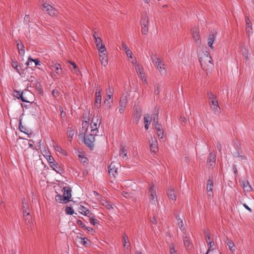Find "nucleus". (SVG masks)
Returning a JSON list of instances; mask_svg holds the SVG:
<instances>
[{
	"mask_svg": "<svg viewBox=\"0 0 254 254\" xmlns=\"http://www.w3.org/2000/svg\"><path fill=\"white\" fill-rule=\"evenodd\" d=\"M63 190V199L64 201H65L64 202L66 203L69 200L71 197V190L69 187H64V188Z\"/></svg>",
	"mask_w": 254,
	"mask_h": 254,
	"instance_id": "14",
	"label": "nucleus"
},
{
	"mask_svg": "<svg viewBox=\"0 0 254 254\" xmlns=\"http://www.w3.org/2000/svg\"><path fill=\"white\" fill-rule=\"evenodd\" d=\"M34 63V65H40V62L38 59H33L31 57H29L28 61L26 63V64L28 66H32V64Z\"/></svg>",
	"mask_w": 254,
	"mask_h": 254,
	"instance_id": "24",
	"label": "nucleus"
},
{
	"mask_svg": "<svg viewBox=\"0 0 254 254\" xmlns=\"http://www.w3.org/2000/svg\"><path fill=\"white\" fill-rule=\"evenodd\" d=\"M113 103V100L109 99H106L104 101V104L106 107L111 108V104Z\"/></svg>",
	"mask_w": 254,
	"mask_h": 254,
	"instance_id": "43",
	"label": "nucleus"
},
{
	"mask_svg": "<svg viewBox=\"0 0 254 254\" xmlns=\"http://www.w3.org/2000/svg\"><path fill=\"white\" fill-rule=\"evenodd\" d=\"M109 174L111 177L116 178L118 174V170L115 167V164L112 163L109 167Z\"/></svg>",
	"mask_w": 254,
	"mask_h": 254,
	"instance_id": "18",
	"label": "nucleus"
},
{
	"mask_svg": "<svg viewBox=\"0 0 254 254\" xmlns=\"http://www.w3.org/2000/svg\"><path fill=\"white\" fill-rule=\"evenodd\" d=\"M167 195L168 197L173 200L175 201L176 200V195L175 191L174 189H170L168 190V191L167 192Z\"/></svg>",
	"mask_w": 254,
	"mask_h": 254,
	"instance_id": "26",
	"label": "nucleus"
},
{
	"mask_svg": "<svg viewBox=\"0 0 254 254\" xmlns=\"http://www.w3.org/2000/svg\"><path fill=\"white\" fill-rule=\"evenodd\" d=\"M120 154L123 155L122 157L124 159L127 157V151L124 148L121 149Z\"/></svg>",
	"mask_w": 254,
	"mask_h": 254,
	"instance_id": "44",
	"label": "nucleus"
},
{
	"mask_svg": "<svg viewBox=\"0 0 254 254\" xmlns=\"http://www.w3.org/2000/svg\"><path fill=\"white\" fill-rule=\"evenodd\" d=\"M205 237H206V238L207 239V241H208V240L209 241L211 239H210V235L209 234H206L205 235Z\"/></svg>",
	"mask_w": 254,
	"mask_h": 254,
	"instance_id": "64",
	"label": "nucleus"
},
{
	"mask_svg": "<svg viewBox=\"0 0 254 254\" xmlns=\"http://www.w3.org/2000/svg\"><path fill=\"white\" fill-rule=\"evenodd\" d=\"M154 122L155 123L154 128L156 130L157 134L159 138L162 139L164 136V131L162 127V126L158 124V121H156L155 118L154 119Z\"/></svg>",
	"mask_w": 254,
	"mask_h": 254,
	"instance_id": "10",
	"label": "nucleus"
},
{
	"mask_svg": "<svg viewBox=\"0 0 254 254\" xmlns=\"http://www.w3.org/2000/svg\"><path fill=\"white\" fill-rule=\"evenodd\" d=\"M242 185L243 186V189L246 191H250L252 190V188L250 185L248 181H242L241 182Z\"/></svg>",
	"mask_w": 254,
	"mask_h": 254,
	"instance_id": "28",
	"label": "nucleus"
},
{
	"mask_svg": "<svg viewBox=\"0 0 254 254\" xmlns=\"http://www.w3.org/2000/svg\"><path fill=\"white\" fill-rule=\"evenodd\" d=\"M88 123L87 121H84L82 123V127L80 130L79 136L84 141L85 138H87L90 135L88 131Z\"/></svg>",
	"mask_w": 254,
	"mask_h": 254,
	"instance_id": "6",
	"label": "nucleus"
},
{
	"mask_svg": "<svg viewBox=\"0 0 254 254\" xmlns=\"http://www.w3.org/2000/svg\"><path fill=\"white\" fill-rule=\"evenodd\" d=\"M93 36L95 40V42L97 47H99V46L103 45L102 42V40L99 37H96L95 34H93Z\"/></svg>",
	"mask_w": 254,
	"mask_h": 254,
	"instance_id": "33",
	"label": "nucleus"
},
{
	"mask_svg": "<svg viewBox=\"0 0 254 254\" xmlns=\"http://www.w3.org/2000/svg\"><path fill=\"white\" fill-rule=\"evenodd\" d=\"M215 164V155L213 152L209 153V158L207 160V165L209 168H213Z\"/></svg>",
	"mask_w": 254,
	"mask_h": 254,
	"instance_id": "19",
	"label": "nucleus"
},
{
	"mask_svg": "<svg viewBox=\"0 0 254 254\" xmlns=\"http://www.w3.org/2000/svg\"><path fill=\"white\" fill-rule=\"evenodd\" d=\"M56 201L59 203H65L63 199V197L61 194H57L55 196Z\"/></svg>",
	"mask_w": 254,
	"mask_h": 254,
	"instance_id": "37",
	"label": "nucleus"
},
{
	"mask_svg": "<svg viewBox=\"0 0 254 254\" xmlns=\"http://www.w3.org/2000/svg\"><path fill=\"white\" fill-rule=\"evenodd\" d=\"M213 183L211 180L209 179L207 182L206 190L207 192V196L208 197H211L213 196Z\"/></svg>",
	"mask_w": 254,
	"mask_h": 254,
	"instance_id": "16",
	"label": "nucleus"
},
{
	"mask_svg": "<svg viewBox=\"0 0 254 254\" xmlns=\"http://www.w3.org/2000/svg\"><path fill=\"white\" fill-rule=\"evenodd\" d=\"M79 158L80 159V161L83 163H86L87 159L85 157H82L81 155H79Z\"/></svg>",
	"mask_w": 254,
	"mask_h": 254,
	"instance_id": "53",
	"label": "nucleus"
},
{
	"mask_svg": "<svg viewBox=\"0 0 254 254\" xmlns=\"http://www.w3.org/2000/svg\"><path fill=\"white\" fill-rule=\"evenodd\" d=\"M101 123L100 118L98 116H94L91 123V130L89 136L87 138L84 139L85 144L90 148L92 149L94 147V142L95 141V136L98 132V127Z\"/></svg>",
	"mask_w": 254,
	"mask_h": 254,
	"instance_id": "1",
	"label": "nucleus"
},
{
	"mask_svg": "<svg viewBox=\"0 0 254 254\" xmlns=\"http://www.w3.org/2000/svg\"><path fill=\"white\" fill-rule=\"evenodd\" d=\"M77 223L78 225L81 226L83 228H85V225L83 224V223L81 220H77Z\"/></svg>",
	"mask_w": 254,
	"mask_h": 254,
	"instance_id": "54",
	"label": "nucleus"
},
{
	"mask_svg": "<svg viewBox=\"0 0 254 254\" xmlns=\"http://www.w3.org/2000/svg\"><path fill=\"white\" fill-rule=\"evenodd\" d=\"M53 95L54 96H55V97H56L57 96H58V92L57 90H54L53 91Z\"/></svg>",
	"mask_w": 254,
	"mask_h": 254,
	"instance_id": "62",
	"label": "nucleus"
},
{
	"mask_svg": "<svg viewBox=\"0 0 254 254\" xmlns=\"http://www.w3.org/2000/svg\"><path fill=\"white\" fill-rule=\"evenodd\" d=\"M25 207L26 206L25 205H23V216L24 217H26V216L29 215V212L27 211V209H24Z\"/></svg>",
	"mask_w": 254,
	"mask_h": 254,
	"instance_id": "50",
	"label": "nucleus"
},
{
	"mask_svg": "<svg viewBox=\"0 0 254 254\" xmlns=\"http://www.w3.org/2000/svg\"><path fill=\"white\" fill-rule=\"evenodd\" d=\"M144 127L148 129L150 124V118L148 115H146L144 117Z\"/></svg>",
	"mask_w": 254,
	"mask_h": 254,
	"instance_id": "29",
	"label": "nucleus"
},
{
	"mask_svg": "<svg viewBox=\"0 0 254 254\" xmlns=\"http://www.w3.org/2000/svg\"><path fill=\"white\" fill-rule=\"evenodd\" d=\"M46 159L47 160V161L49 162V163L50 164H52V163H53V161H54V158L51 155L48 156L47 158H46Z\"/></svg>",
	"mask_w": 254,
	"mask_h": 254,
	"instance_id": "52",
	"label": "nucleus"
},
{
	"mask_svg": "<svg viewBox=\"0 0 254 254\" xmlns=\"http://www.w3.org/2000/svg\"><path fill=\"white\" fill-rule=\"evenodd\" d=\"M127 239H128V238L127 236H125L124 237V247H125L126 248H128V246H127Z\"/></svg>",
	"mask_w": 254,
	"mask_h": 254,
	"instance_id": "49",
	"label": "nucleus"
},
{
	"mask_svg": "<svg viewBox=\"0 0 254 254\" xmlns=\"http://www.w3.org/2000/svg\"><path fill=\"white\" fill-rule=\"evenodd\" d=\"M152 62L161 75L165 74L166 73V66L163 60L158 57L154 56L152 57Z\"/></svg>",
	"mask_w": 254,
	"mask_h": 254,
	"instance_id": "3",
	"label": "nucleus"
},
{
	"mask_svg": "<svg viewBox=\"0 0 254 254\" xmlns=\"http://www.w3.org/2000/svg\"><path fill=\"white\" fill-rule=\"evenodd\" d=\"M17 47L19 51V54L21 56H23L25 54L24 46L22 43H17Z\"/></svg>",
	"mask_w": 254,
	"mask_h": 254,
	"instance_id": "31",
	"label": "nucleus"
},
{
	"mask_svg": "<svg viewBox=\"0 0 254 254\" xmlns=\"http://www.w3.org/2000/svg\"><path fill=\"white\" fill-rule=\"evenodd\" d=\"M96 99L94 106L99 108L100 107V104L101 102V90L98 88L96 91Z\"/></svg>",
	"mask_w": 254,
	"mask_h": 254,
	"instance_id": "15",
	"label": "nucleus"
},
{
	"mask_svg": "<svg viewBox=\"0 0 254 254\" xmlns=\"http://www.w3.org/2000/svg\"><path fill=\"white\" fill-rule=\"evenodd\" d=\"M122 46L123 49L125 51V52L130 50L124 42L122 43Z\"/></svg>",
	"mask_w": 254,
	"mask_h": 254,
	"instance_id": "48",
	"label": "nucleus"
},
{
	"mask_svg": "<svg viewBox=\"0 0 254 254\" xmlns=\"http://www.w3.org/2000/svg\"><path fill=\"white\" fill-rule=\"evenodd\" d=\"M113 93V89L110 88V87L107 90V94H112Z\"/></svg>",
	"mask_w": 254,
	"mask_h": 254,
	"instance_id": "56",
	"label": "nucleus"
},
{
	"mask_svg": "<svg viewBox=\"0 0 254 254\" xmlns=\"http://www.w3.org/2000/svg\"><path fill=\"white\" fill-rule=\"evenodd\" d=\"M126 54L127 55V56L128 58V60L130 62V61H132L133 60H136L135 58H134L133 54L132 52L130 51V50L126 52Z\"/></svg>",
	"mask_w": 254,
	"mask_h": 254,
	"instance_id": "36",
	"label": "nucleus"
},
{
	"mask_svg": "<svg viewBox=\"0 0 254 254\" xmlns=\"http://www.w3.org/2000/svg\"><path fill=\"white\" fill-rule=\"evenodd\" d=\"M74 131L73 130H70L67 131V135L69 138L71 139L74 135Z\"/></svg>",
	"mask_w": 254,
	"mask_h": 254,
	"instance_id": "46",
	"label": "nucleus"
},
{
	"mask_svg": "<svg viewBox=\"0 0 254 254\" xmlns=\"http://www.w3.org/2000/svg\"><path fill=\"white\" fill-rule=\"evenodd\" d=\"M42 151V153L43 155V156L46 158H47L48 156H50V153L49 152V151H48L47 150H46L45 148L42 149L41 150Z\"/></svg>",
	"mask_w": 254,
	"mask_h": 254,
	"instance_id": "45",
	"label": "nucleus"
},
{
	"mask_svg": "<svg viewBox=\"0 0 254 254\" xmlns=\"http://www.w3.org/2000/svg\"><path fill=\"white\" fill-rule=\"evenodd\" d=\"M216 36L214 33H211L209 35L207 38V45L211 49H213L214 47L213 44L215 41Z\"/></svg>",
	"mask_w": 254,
	"mask_h": 254,
	"instance_id": "20",
	"label": "nucleus"
},
{
	"mask_svg": "<svg viewBox=\"0 0 254 254\" xmlns=\"http://www.w3.org/2000/svg\"><path fill=\"white\" fill-rule=\"evenodd\" d=\"M99 56L101 64L105 66L108 63L107 55H99Z\"/></svg>",
	"mask_w": 254,
	"mask_h": 254,
	"instance_id": "30",
	"label": "nucleus"
},
{
	"mask_svg": "<svg viewBox=\"0 0 254 254\" xmlns=\"http://www.w3.org/2000/svg\"><path fill=\"white\" fill-rule=\"evenodd\" d=\"M148 21L144 22L142 24V33L143 34L146 35L148 33V28L147 27Z\"/></svg>",
	"mask_w": 254,
	"mask_h": 254,
	"instance_id": "34",
	"label": "nucleus"
},
{
	"mask_svg": "<svg viewBox=\"0 0 254 254\" xmlns=\"http://www.w3.org/2000/svg\"><path fill=\"white\" fill-rule=\"evenodd\" d=\"M90 222L93 225H96L99 223V221L97 219L94 218L93 217H90Z\"/></svg>",
	"mask_w": 254,
	"mask_h": 254,
	"instance_id": "41",
	"label": "nucleus"
},
{
	"mask_svg": "<svg viewBox=\"0 0 254 254\" xmlns=\"http://www.w3.org/2000/svg\"><path fill=\"white\" fill-rule=\"evenodd\" d=\"M250 46L249 45H243L242 46V52L243 53V55L245 58L247 60H249L250 59Z\"/></svg>",
	"mask_w": 254,
	"mask_h": 254,
	"instance_id": "17",
	"label": "nucleus"
},
{
	"mask_svg": "<svg viewBox=\"0 0 254 254\" xmlns=\"http://www.w3.org/2000/svg\"><path fill=\"white\" fill-rule=\"evenodd\" d=\"M227 245L228 246L229 249L230 251V252H231V253L232 254H234L236 251V247L235 246L233 242L232 241L228 239L227 242Z\"/></svg>",
	"mask_w": 254,
	"mask_h": 254,
	"instance_id": "27",
	"label": "nucleus"
},
{
	"mask_svg": "<svg viewBox=\"0 0 254 254\" xmlns=\"http://www.w3.org/2000/svg\"><path fill=\"white\" fill-rule=\"evenodd\" d=\"M81 243L84 245H87L88 244V243H87V240L85 238H83L82 240V242Z\"/></svg>",
	"mask_w": 254,
	"mask_h": 254,
	"instance_id": "59",
	"label": "nucleus"
},
{
	"mask_svg": "<svg viewBox=\"0 0 254 254\" xmlns=\"http://www.w3.org/2000/svg\"><path fill=\"white\" fill-rule=\"evenodd\" d=\"M177 221H178V226L181 230V231L183 232V234H187V230L184 227V223L183 220L181 219L180 216L179 215H178L176 217Z\"/></svg>",
	"mask_w": 254,
	"mask_h": 254,
	"instance_id": "21",
	"label": "nucleus"
},
{
	"mask_svg": "<svg viewBox=\"0 0 254 254\" xmlns=\"http://www.w3.org/2000/svg\"><path fill=\"white\" fill-rule=\"evenodd\" d=\"M87 231L89 232H93V230L92 228L91 227H87V226H85V228H84Z\"/></svg>",
	"mask_w": 254,
	"mask_h": 254,
	"instance_id": "58",
	"label": "nucleus"
},
{
	"mask_svg": "<svg viewBox=\"0 0 254 254\" xmlns=\"http://www.w3.org/2000/svg\"><path fill=\"white\" fill-rule=\"evenodd\" d=\"M183 243L184 247L186 250L189 253L193 248V244L190 242V238L188 237V234L183 235Z\"/></svg>",
	"mask_w": 254,
	"mask_h": 254,
	"instance_id": "8",
	"label": "nucleus"
},
{
	"mask_svg": "<svg viewBox=\"0 0 254 254\" xmlns=\"http://www.w3.org/2000/svg\"><path fill=\"white\" fill-rule=\"evenodd\" d=\"M19 128L20 130V131H23V132H24L23 131V129H24V127L22 125V124H21V121H20V123H19Z\"/></svg>",
	"mask_w": 254,
	"mask_h": 254,
	"instance_id": "55",
	"label": "nucleus"
},
{
	"mask_svg": "<svg viewBox=\"0 0 254 254\" xmlns=\"http://www.w3.org/2000/svg\"><path fill=\"white\" fill-rule=\"evenodd\" d=\"M29 19H30V16L29 15H26L25 17H24V20L25 21H29Z\"/></svg>",
	"mask_w": 254,
	"mask_h": 254,
	"instance_id": "61",
	"label": "nucleus"
},
{
	"mask_svg": "<svg viewBox=\"0 0 254 254\" xmlns=\"http://www.w3.org/2000/svg\"><path fill=\"white\" fill-rule=\"evenodd\" d=\"M149 145L150 150L152 152H156L158 150V142L155 137H151L149 140Z\"/></svg>",
	"mask_w": 254,
	"mask_h": 254,
	"instance_id": "12",
	"label": "nucleus"
},
{
	"mask_svg": "<svg viewBox=\"0 0 254 254\" xmlns=\"http://www.w3.org/2000/svg\"><path fill=\"white\" fill-rule=\"evenodd\" d=\"M102 204L108 209H111L113 208L112 205L108 201H103Z\"/></svg>",
	"mask_w": 254,
	"mask_h": 254,
	"instance_id": "39",
	"label": "nucleus"
},
{
	"mask_svg": "<svg viewBox=\"0 0 254 254\" xmlns=\"http://www.w3.org/2000/svg\"><path fill=\"white\" fill-rule=\"evenodd\" d=\"M170 254H177V251L175 250L173 245H170Z\"/></svg>",
	"mask_w": 254,
	"mask_h": 254,
	"instance_id": "42",
	"label": "nucleus"
},
{
	"mask_svg": "<svg viewBox=\"0 0 254 254\" xmlns=\"http://www.w3.org/2000/svg\"><path fill=\"white\" fill-rule=\"evenodd\" d=\"M97 48L99 53V55H107L106 50L104 45H102L99 46V47H97Z\"/></svg>",
	"mask_w": 254,
	"mask_h": 254,
	"instance_id": "32",
	"label": "nucleus"
},
{
	"mask_svg": "<svg viewBox=\"0 0 254 254\" xmlns=\"http://www.w3.org/2000/svg\"><path fill=\"white\" fill-rule=\"evenodd\" d=\"M192 37L194 39V40L195 41L196 43L198 45L200 44V40H199V31L196 29L195 28L192 30Z\"/></svg>",
	"mask_w": 254,
	"mask_h": 254,
	"instance_id": "25",
	"label": "nucleus"
},
{
	"mask_svg": "<svg viewBox=\"0 0 254 254\" xmlns=\"http://www.w3.org/2000/svg\"><path fill=\"white\" fill-rule=\"evenodd\" d=\"M51 69L52 76H55L56 74L60 75L62 71L61 65L59 64H53Z\"/></svg>",
	"mask_w": 254,
	"mask_h": 254,
	"instance_id": "13",
	"label": "nucleus"
},
{
	"mask_svg": "<svg viewBox=\"0 0 254 254\" xmlns=\"http://www.w3.org/2000/svg\"><path fill=\"white\" fill-rule=\"evenodd\" d=\"M55 147L56 150L57 151L60 152L61 150L62 151V149H61V148L58 145H57L56 147Z\"/></svg>",
	"mask_w": 254,
	"mask_h": 254,
	"instance_id": "63",
	"label": "nucleus"
},
{
	"mask_svg": "<svg viewBox=\"0 0 254 254\" xmlns=\"http://www.w3.org/2000/svg\"><path fill=\"white\" fill-rule=\"evenodd\" d=\"M79 211L81 214L85 216L91 217L92 215V213L90 211L83 206L81 205L79 207Z\"/></svg>",
	"mask_w": 254,
	"mask_h": 254,
	"instance_id": "22",
	"label": "nucleus"
},
{
	"mask_svg": "<svg viewBox=\"0 0 254 254\" xmlns=\"http://www.w3.org/2000/svg\"><path fill=\"white\" fill-rule=\"evenodd\" d=\"M149 193L150 203L151 205H156V202L158 201L157 196L156 195V190L154 185H152L148 189Z\"/></svg>",
	"mask_w": 254,
	"mask_h": 254,
	"instance_id": "5",
	"label": "nucleus"
},
{
	"mask_svg": "<svg viewBox=\"0 0 254 254\" xmlns=\"http://www.w3.org/2000/svg\"><path fill=\"white\" fill-rule=\"evenodd\" d=\"M42 9L49 13L51 16H54L57 15L58 12L55 8L53 7L52 5L48 3H44L42 7Z\"/></svg>",
	"mask_w": 254,
	"mask_h": 254,
	"instance_id": "7",
	"label": "nucleus"
},
{
	"mask_svg": "<svg viewBox=\"0 0 254 254\" xmlns=\"http://www.w3.org/2000/svg\"><path fill=\"white\" fill-rule=\"evenodd\" d=\"M151 221L153 224H156L157 220H156L155 217H153L151 219Z\"/></svg>",
	"mask_w": 254,
	"mask_h": 254,
	"instance_id": "60",
	"label": "nucleus"
},
{
	"mask_svg": "<svg viewBox=\"0 0 254 254\" xmlns=\"http://www.w3.org/2000/svg\"><path fill=\"white\" fill-rule=\"evenodd\" d=\"M130 62L135 67L137 73L138 74L139 77L141 78V79H143V78L145 77V73L143 71V69L142 66L136 64V60L130 61Z\"/></svg>",
	"mask_w": 254,
	"mask_h": 254,
	"instance_id": "9",
	"label": "nucleus"
},
{
	"mask_svg": "<svg viewBox=\"0 0 254 254\" xmlns=\"http://www.w3.org/2000/svg\"><path fill=\"white\" fill-rule=\"evenodd\" d=\"M50 164L51 165V166L53 168V169L54 170H55L58 173H60V167H59L58 166V164H57L55 162V161H53V163H52V164Z\"/></svg>",
	"mask_w": 254,
	"mask_h": 254,
	"instance_id": "38",
	"label": "nucleus"
},
{
	"mask_svg": "<svg viewBox=\"0 0 254 254\" xmlns=\"http://www.w3.org/2000/svg\"><path fill=\"white\" fill-rule=\"evenodd\" d=\"M65 211L68 215H72L74 213L73 209L70 207H67L65 209Z\"/></svg>",
	"mask_w": 254,
	"mask_h": 254,
	"instance_id": "40",
	"label": "nucleus"
},
{
	"mask_svg": "<svg viewBox=\"0 0 254 254\" xmlns=\"http://www.w3.org/2000/svg\"><path fill=\"white\" fill-rule=\"evenodd\" d=\"M207 242L208 243V245H209V247L208 250L207 251V252L206 254H208L209 253V252L210 251L211 247L214 245V242L212 241H210V240L209 242L207 241Z\"/></svg>",
	"mask_w": 254,
	"mask_h": 254,
	"instance_id": "47",
	"label": "nucleus"
},
{
	"mask_svg": "<svg viewBox=\"0 0 254 254\" xmlns=\"http://www.w3.org/2000/svg\"><path fill=\"white\" fill-rule=\"evenodd\" d=\"M12 66L14 68L16 69L17 71H19V69L18 68L19 65H18L17 63L13 62V63L12 64Z\"/></svg>",
	"mask_w": 254,
	"mask_h": 254,
	"instance_id": "51",
	"label": "nucleus"
},
{
	"mask_svg": "<svg viewBox=\"0 0 254 254\" xmlns=\"http://www.w3.org/2000/svg\"><path fill=\"white\" fill-rule=\"evenodd\" d=\"M69 63L71 66L70 68L73 70V72L74 73H77L78 71V69L75 63L71 61L69 62Z\"/></svg>",
	"mask_w": 254,
	"mask_h": 254,
	"instance_id": "35",
	"label": "nucleus"
},
{
	"mask_svg": "<svg viewBox=\"0 0 254 254\" xmlns=\"http://www.w3.org/2000/svg\"><path fill=\"white\" fill-rule=\"evenodd\" d=\"M243 205L246 209L249 210L250 212H252V209L246 204L243 203Z\"/></svg>",
	"mask_w": 254,
	"mask_h": 254,
	"instance_id": "57",
	"label": "nucleus"
},
{
	"mask_svg": "<svg viewBox=\"0 0 254 254\" xmlns=\"http://www.w3.org/2000/svg\"><path fill=\"white\" fill-rule=\"evenodd\" d=\"M212 61L211 57L209 54L205 55L204 57L199 59L202 69L205 70L207 74L208 72H210L214 67Z\"/></svg>",
	"mask_w": 254,
	"mask_h": 254,
	"instance_id": "2",
	"label": "nucleus"
},
{
	"mask_svg": "<svg viewBox=\"0 0 254 254\" xmlns=\"http://www.w3.org/2000/svg\"><path fill=\"white\" fill-rule=\"evenodd\" d=\"M246 30L247 34L250 36L252 34V28L250 20L248 17L246 18Z\"/></svg>",
	"mask_w": 254,
	"mask_h": 254,
	"instance_id": "23",
	"label": "nucleus"
},
{
	"mask_svg": "<svg viewBox=\"0 0 254 254\" xmlns=\"http://www.w3.org/2000/svg\"><path fill=\"white\" fill-rule=\"evenodd\" d=\"M127 102V96H123L120 102V106L119 111L121 114H123L124 112Z\"/></svg>",
	"mask_w": 254,
	"mask_h": 254,
	"instance_id": "11",
	"label": "nucleus"
},
{
	"mask_svg": "<svg viewBox=\"0 0 254 254\" xmlns=\"http://www.w3.org/2000/svg\"><path fill=\"white\" fill-rule=\"evenodd\" d=\"M209 98L210 101L211 109L215 112V114H218L220 112V108L218 105V101L216 97L211 93L209 94Z\"/></svg>",
	"mask_w": 254,
	"mask_h": 254,
	"instance_id": "4",
	"label": "nucleus"
}]
</instances>
